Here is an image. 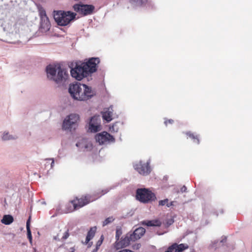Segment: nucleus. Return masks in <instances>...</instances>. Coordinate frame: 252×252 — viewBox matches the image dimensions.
Returning <instances> with one entry per match:
<instances>
[{
	"mask_svg": "<svg viewBox=\"0 0 252 252\" xmlns=\"http://www.w3.org/2000/svg\"><path fill=\"white\" fill-rule=\"evenodd\" d=\"M99 62V59L94 57L89 59L85 62H76L75 66L71 68L70 74L73 78L80 81L96 72Z\"/></svg>",
	"mask_w": 252,
	"mask_h": 252,
	"instance_id": "nucleus-1",
	"label": "nucleus"
},
{
	"mask_svg": "<svg viewBox=\"0 0 252 252\" xmlns=\"http://www.w3.org/2000/svg\"><path fill=\"white\" fill-rule=\"evenodd\" d=\"M47 78L53 81L57 87L63 88L69 78L67 70L60 64H49L46 67Z\"/></svg>",
	"mask_w": 252,
	"mask_h": 252,
	"instance_id": "nucleus-2",
	"label": "nucleus"
},
{
	"mask_svg": "<svg viewBox=\"0 0 252 252\" xmlns=\"http://www.w3.org/2000/svg\"><path fill=\"white\" fill-rule=\"evenodd\" d=\"M68 92L73 100L79 101L88 100L95 94L91 87L78 82L70 84Z\"/></svg>",
	"mask_w": 252,
	"mask_h": 252,
	"instance_id": "nucleus-3",
	"label": "nucleus"
},
{
	"mask_svg": "<svg viewBox=\"0 0 252 252\" xmlns=\"http://www.w3.org/2000/svg\"><path fill=\"white\" fill-rule=\"evenodd\" d=\"M76 14L68 11H54V19L57 24L61 26H65L69 24L71 21L75 19Z\"/></svg>",
	"mask_w": 252,
	"mask_h": 252,
	"instance_id": "nucleus-4",
	"label": "nucleus"
},
{
	"mask_svg": "<svg viewBox=\"0 0 252 252\" xmlns=\"http://www.w3.org/2000/svg\"><path fill=\"white\" fill-rule=\"evenodd\" d=\"M111 189H112V188H110L109 189H107L104 190H102V194L98 195L97 197L95 198H92V197L90 195H88L85 196L84 198H81L77 200V203H76V201L75 200H72L71 201V204H68L67 206H69V207L71 208V205H72L73 206V209H68L67 211H65L64 213H67L68 212H72L74 210L78 209L81 207L84 206L85 205H87L90 202L93 201L94 200H95L96 199L100 197L102 195L105 194V193L108 192Z\"/></svg>",
	"mask_w": 252,
	"mask_h": 252,
	"instance_id": "nucleus-5",
	"label": "nucleus"
},
{
	"mask_svg": "<svg viewBox=\"0 0 252 252\" xmlns=\"http://www.w3.org/2000/svg\"><path fill=\"white\" fill-rule=\"evenodd\" d=\"M136 198L143 203L152 202L157 198L155 193L147 188L137 189L136 190Z\"/></svg>",
	"mask_w": 252,
	"mask_h": 252,
	"instance_id": "nucleus-6",
	"label": "nucleus"
},
{
	"mask_svg": "<svg viewBox=\"0 0 252 252\" xmlns=\"http://www.w3.org/2000/svg\"><path fill=\"white\" fill-rule=\"evenodd\" d=\"M79 120V116L76 114H70L67 116L63 121L62 129L64 130L71 131L78 126L77 122Z\"/></svg>",
	"mask_w": 252,
	"mask_h": 252,
	"instance_id": "nucleus-7",
	"label": "nucleus"
},
{
	"mask_svg": "<svg viewBox=\"0 0 252 252\" xmlns=\"http://www.w3.org/2000/svg\"><path fill=\"white\" fill-rule=\"evenodd\" d=\"M74 11L82 14L83 16H87L92 14L95 7L93 5L83 4L81 2L75 4L73 5Z\"/></svg>",
	"mask_w": 252,
	"mask_h": 252,
	"instance_id": "nucleus-8",
	"label": "nucleus"
},
{
	"mask_svg": "<svg viewBox=\"0 0 252 252\" xmlns=\"http://www.w3.org/2000/svg\"><path fill=\"white\" fill-rule=\"evenodd\" d=\"M150 161V159H149L146 163H143L142 160H140L137 163H133V167L141 175H149L151 172Z\"/></svg>",
	"mask_w": 252,
	"mask_h": 252,
	"instance_id": "nucleus-9",
	"label": "nucleus"
},
{
	"mask_svg": "<svg viewBox=\"0 0 252 252\" xmlns=\"http://www.w3.org/2000/svg\"><path fill=\"white\" fill-rule=\"evenodd\" d=\"M95 139L100 145L115 141L114 137L106 131L97 134L95 136Z\"/></svg>",
	"mask_w": 252,
	"mask_h": 252,
	"instance_id": "nucleus-10",
	"label": "nucleus"
},
{
	"mask_svg": "<svg viewBox=\"0 0 252 252\" xmlns=\"http://www.w3.org/2000/svg\"><path fill=\"white\" fill-rule=\"evenodd\" d=\"M130 242L133 241L130 233H128L124 237H122L120 241H116L114 247L116 250H119L128 246Z\"/></svg>",
	"mask_w": 252,
	"mask_h": 252,
	"instance_id": "nucleus-11",
	"label": "nucleus"
},
{
	"mask_svg": "<svg viewBox=\"0 0 252 252\" xmlns=\"http://www.w3.org/2000/svg\"><path fill=\"white\" fill-rule=\"evenodd\" d=\"M76 147L80 151H90L92 149V144L90 143L87 138H82L76 144Z\"/></svg>",
	"mask_w": 252,
	"mask_h": 252,
	"instance_id": "nucleus-12",
	"label": "nucleus"
},
{
	"mask_svg": "<svg viewBox=\"0 0 252 252\" xmlns=\"http://www.w3.org/2000/svg\"><path fill=\"white\" fill-rule=\"evenodd\" d=\"M51 24L48 17L40 19L39 30L44 33L50 30Z\"/></svg>",
	"mask_w": 252,
	"mask_h": 252,
	"instance_id": "nucleus-13",
	"label": "nucleus"
},
{
	"mask_svg": "<svg viewBox=\"0 0 252 252\" xmlns=\"http://www.w3.org/2000/svg\"><path fill=\"white\" fill-rule=\"evenodd\" d=\"M145 229L142 227L136 228L132 233H130L132 238L133 241H135L140 239L145 233Z\"/></svg>",
	"mask_w": 252,
	"mask_h": 252,
	"instance_id": "nucleus-14",
	"label": "nucleus"
},
{
	"mask_svg": "<svg viewBox=\"0 0 252 252\" xmlns=\"http://www.w3.org/2000/svg\"><path fill=\"white\" fill-rule=\"evenodd\" d=\"M227 240L226 236H222L221 239L219 241L218 240L212 241L211 244L210 245L209 247L210 248L215 249L217 250L222 246L225 243H226Z\"/></svg>",
	"mask_w": 252,
	"mask_h": 252,
	"instance_id": "nucleus-15",
	"label": "nucleus"
},
{
	"mask_svg": "<svg viewBox=\"0 0 252 252\" xmlns=\"http://www.w3.org/2000/svg\"><path fill=\"white\" fill-rule=\"evenodd\" d=\"M113 111V107L111 106L102 113V118L104 120L106 121L107 123L110 122L112 120V116Z\"/></svg>",
	"mask_w": 252,
	"mask_h": 252,
	"instance_id": "nucleus-16",
	"label": "nucleus"
},
{
	"mask_svg": "<svg viewBox=\"0 0 252 252\" xmlns=\"http://www.w3.org/2000/svg\"><path fill=\"white\" fill-rule=\"evenodd\" d=\"M1 138L2 141H5L16 140L17 139L18 137L16 135L10 134L8 131H4L2 133Z\"/></svg>",
	"mask_w": 252,
	"mask_h": 252,
	"instance_id": "nucleus-17",
	"label": "nucleus"
},
{
	"mask_svg": "<svg viewBox=\"0 0 252 252\" xmlns=\"http://www.w3.org/2000/svg\"><path fill=\"white\" fill-rule=\"evenodd\" d=\"M96 230V227L94 226L90 228V229L88 231L86 238L85 242L84 243V244H87L92 239L95 235V233Z\"/></svg>",
	"mask_w": 252,
	"mask_h": 252,
	"instance_id": "nucleus-18",
	"label": "nucleus"
},
{
	"mask_svg": "<svg viewBox=\"0 0 252 252\" xmlns=\"http://www.w3.org/2000/svg\"><path fill=\"white\" fill-rule=\"evenodd\" d=\"M174 248V252H183L185 250L187 249L189 246L187 244H180L179 245L177 243L172 244Z\"/></svg>",
	"mask_w": 252,
	"mask_h": 252,
	"instance_id": "nucleus-19",
	"label": "nucleus"
},
{
	"mask_svg": "<svg viewBox=\"0 0 252 252\" xmlns=\"http://www.w3.org/2000/svg\"><path fill=\"white\" fill-rule=\"evenodd\" d=\"M148 2V0H129V2L133 7L143 6Z\"/></svg>",
	"mask_w": 252,
	"mask_h": 252,
	"instance_id": "nucleus-20",
	"label": "nucleus"
},
{
	"mask_svg": "<svg viewBox=\"0 0 252 252\" xmlns=\"http://www.w3.org/2000/svg\"><path fill=\"white\" fill-rule=\"evenodd\" d=\"M143 224L146 225L148 226H160L161 225V222L158 220H154L144 221L143 222Z\"/></svg>",
	"mask_w": 252,
	"mask_h": 252,
	"instance_id": "nucleus-21",
	"label": "nucleus"
},
{
	"mask_svg": "<svg viewBox=\"0 0 252 252\" xmlns=\"http://www.w3.org/2000/svg\"><path fill=\"white\" fill-rule=\"evenodd\" d=\"M14 220L13 217L10 215H5L1 220V223L5 225L10 224Z\"/></svg>",
	"mask_w": 252,
	"mask_h": 252,
	"instance_id": "nucleus-22",
	"label": "nucleus"
},
{
	"mask_svg": "<svg viewBox=\"0 0 252 252\" xmlns=\"http://www.w3.org/2000/svg\"><path fill=\"white\" fill-rule=\"evenodd\" d=\"M186 135L193 140V142L197 144H199L200 141L199 139V136L195 134L190 131H188L186 133Z\"/></svg>",
	"mask_w": 252,
	"mask_h": 252,
	"instance_id": "nucleus-23",
	"label": "nucleus"
},
{
	"mask_svg": "<svg viewBox=\"0 0 252 252\" xmlns=\"http://www.w3.org/2000/svg\"><path fill=\"white\" fill-rule=\"evenodd\" d=\"M89 128L91 132H96L101 130V125H95L92 123H89Z\"/></svg>",
	"mask_w": 252,
	"mask_h": 252,
	"instance_id": "nucleus-24",
	"label": "nucleus"
},
{
	"mask_svg": "<svg viewBox=\"0 0 252 252\" xmlns=\"http://www.w3.org/2000/svg\"><path fill=\"white\" fill-rule=\"evenodd\" d=\"M89 123H92L95 125H100V119L99 116H94L90 118Z\"/></svg>",
	"mask_w": 252,
	"mask_h": 252,
	"instance_id": "nucleus-25",
	"label": "nucleus"
},
{
	"mask_svg": "<svg viewBox=\"0 0 252 252\" xmlns=\"http://www.w3.org/2000/svg\"><path fill=\"white\" fill-rule=\"evenodd\" d=\"M120 122H116L109 127L110 131L112 132H117L119 129V125Z\"/></svg>",
	"mask_w": 252,
	"mask_h": 252,
	"instance_id": "nucleus-26",
	"label": "nucleus"
},
{
	"mask_svg": "<svg viewBox=\"0 0 252 252\" xmlns=\"http://www.w3.org/2000/svg\"><path fill=\"white\" fill-rule=\"evenodd\" d=\"M114 220H115V219H114L113 217H109L106 218L103 221V224H102L103 226L107 225L108 224L110 223L111 222H113Z\"/></svg>",
	"mask_w": 252,
	"mask_h": 252,
	"instance_id": "nucleus-27",
	"label": "nucleus"
},
{
	"mask_svg": "<svg viewBox=\"0 0 252 252\" xmlns=\"http://www.w3.org/2000/svg\"><path fill=\"white\" fill-rule=\"evenodd\" d=\"M39 13L40 19H43L44 17L45 18L48 17L47 16L45 10L42 7L39 8Z\"/></svg>",
	"mask_w": 252,
	"mask_h": 252,
	"instance_id": "nucleus-28",
	"label": "nucleus"
},
{
	"mask_svg": "<svg viewBox=\"0 0 252 252\" xmlns=\"http://www.w3.org/2000/svg\"><path fill=\"white\" fill-rule=\"evenodd\" d=\"M122 234V230L121 228H117L116 232L115 238L116 241H119L121 235Z\"/></svg>",
	"mask_w": 252,
	"mask_h": 252,
	"instance_id": "nucleus-29",
	"label": "nucleus"
},
{
	"mask_svg": "<svg viewBox=\"0 0 252 252\" xmlns=\"http://www.w3.org/2000/svg\"><path fill=\"white\" fill-rule=\"evenodd\" d=\"M27 237L31 244H32V238L31 229H27Z\"/></svg>",
	"mask_w": 252,
	"mask_h": 252,
	"instance_id": "nucleus-30",
	"label": "nucleus"
},
{
	"mask_svg": "<svg viewBox=\"0 0 252 252\" xmlns=\"http://www.w3.org/2000/svg\"><path fill=\"white\" fill-rule=\"evenodd\" d=\"M103 239H104L103 236L102 235V236H101L99 240L97 242L96 245V248H95V249H97V250H98L99 247L102 244Z\"/></svg>",
	"mask_w": 252,
	"mask_h": 252,
	"instance_id": "nucleus-31",
	"label": "nucleus"
},
{
	"mask_svg": "<svg viewBox=\"0 0 252 252\" xmlns=\"http://www.w3.org/2000/svg\"><path fill=\"white\" fill-rule=\"evenodd\" d=\"M168 199H165L164 200H161L159 201L158 204L160 206H164L168 202Z\"/></svg>",
	"mask_w": 252,
	"mask_h": 252,
	"instance_id": "nucleus-32",
	"label": "nucleus"
},
{
	"mask_svg": "<svg viewBox=\"0 0 252 252\" xmlns=\"http://www.w3.org/2000/svg\"><path fill=\"white\" fill-rule=\"evenodd\" d=\"M46 160H52L51 163V168H53L54 166L55 160L54 158H48L45 159Z\"/></svg>",
	"mask_w": 252,
	"mask_h": 252,
	"instance_id": "nucleus-33",
	"label": "nucleus"
},
{
	"mask_svg": "<svg viewBox=\"0 0 252 252\" xmlns=\"http://www.w3.org/2000/svg\"><path fill=\"white\" fill-rule=\"evenodd\" d=\"M61 208L60 206H58L56 209V212L55 215H54L52 217H54L56 216H57L58 214H62L63 212H60Z\"/></svg>",
	"mask_w": 252,
	"mask_h": 252,
	"instance_id": "nucleus-34",
	"label": "nucleus"
},
{
	"mask_svg": "<svg viewBox=\"0 0 252 252\" xmlns=\"http://www.w3.org/2000/svg\"><path fill=\"white\" fill-rule=\"evenodd\" d=\"M69 236L68 230H67L64 233L63 237L62 238V239L63 240H66Z\"/></svg>",
	"mask_w": 252,
	"mask_h": 252,
	"instance_id": "nucleus-35",
	"label": "nucleus"
},
{
	"mask_svg": "<svg viewBox=\"0 0 252 252\" xmlns=\"http://www.w3.org/2000/svg\"><path fill=\"white\" fill-rule=\"evenodd\" d=\"M30 220H31V217H30L29 218L28 220H27V222H26L27 229H31L30 228Z\"/></svg>",
	"mask_w": 252,
	"mask_h": 252,
	"instance_id": "nucleus-36",
	"label": "nucleus"
},
{
	"mask_svg": "<svg viewBox=\"0 0 252 252\" xmlns=\"http://www.w3.org/2000/svg\"><path fill=\"white\" fill-rule=\"evenodd\" d=\"M173 251H174V248L172 245L170 246H169L164 252H173Z\"/></svg>",
	"mask_w": 252,
	"mask_h": 252,
	"instance_id": "nucleus-37",
	"label": "nucleus"
},
{
	"mask_svg": "<svg viewBox=\"0 0 252 252\" xmlns=\"http://www.w3.org/2000/svg\"><path fill=\"white\" fill-rule=\"evenodd\" d=\"M187 191V187L184 185L183 186L181 189V192L182 193L186 192Z\"/></svg>",
	"mask_w": 252,
	"mask_h": 252,
	"instance_id": "nucleus-38",
	"label": "nucleus"
},
{
	"mask_svg": "<svg viewBox=\"0 0 252 252\" xmlns=\"http://www.w3.org/2000/svg\"><path fill=\"white\" fill-rule=\"evenodd\" d=\"M174 121L172 120V119H169L168 120V121H164V124L167 126V123H169V124H173Z\"/></svg>",
	"mask_w": 252,
	"mask_h": 252,
	"instance_id": "nucleus-39",
	"label": "nucleus"
},
{
	"mask_svg": "<svg viewBox=\"0 0 252 252\" xmlns=\"http://www.w3.org/2000/svg\"><path fill=\"white\" fill-rule=\"evenodd\" d=\"M173 203H174V202H173V201H171V202H170V203H168V202H167V203H166V206H167V207H170V206H171L173 205Z\"/></svg>",
	"mask_w": 252,
	"mask_h": 252,
	"instance_id": "nucleus-40",
	"label": "nucleus"
},
{
	"mask_svg": "<svg viewBox=\"0 0 252 252\" xmlns=\"http://www.w3.org/2000/svg\"><path fill=\"white\" fill-rule=\"evenodd\" d=\"M123 252H134L131 250H127V249H124Z\"/></svg>",
	"mask_w": 252,
	"mask_h": 252,
	"instance_id": "nucleus-41",
	"label": "nucleus"
},
{
	"mask_svg": "<svg viewBox=\"0 0 252 252\" xmlns=\"http://www.w3.org/2000/svg\"><path fill=\"white\" fill-rule=\"evenodd\" d=\"M88 244V247L89 248V247H91V246L93 244V242H88V243H87Z\"/></svg>",
	"mask_w": 252,
	"mask_h": 252,
	"instance_id": "nucleus-42",
	"label": "nucleus"
},
{
	"mask_svg": "<svg viewBox=\"0 0 252 252\" xmlns=\"http://www.w3.org/2000/svg\"><path fill=\"white\" fill-rule=\"evenodd\" d=\"M71 251L70 252H74L75 249H74V248H71Z\"/></svg>",
	"mask_w": 252,
	"mask_h": 252,
	"instance_id": "nucleus-43",
	"label": "nucleus"
},
{
	"mask_svg": "<svg viewBox=\"0 0 252 252\" xmlns=\"http://www.w3.org/2000/svg\"><path fill=\"white\" fill-rule=\"evenodd\" d=\"M98 250H97V249H94L92 252H97Z\"/></svg>",
	"mask_w": 252,
	"mask_h": 252,
	"instance_id": "nucleus-44",
	"label": "nucleus"
},
{
	"mask_svg": "<svg viewBox=\"0 0 252 252\" xmlns=\"http://www.w3.org/2000/svg\"><path fill=\"white\" fill-rule=\"evenodd\" d=\"M54 239L56 240H59V239L58 238V236H55L54 237Z\"/></svg>",
	"mask_w": 252,
	"mask_h": 252,
	"instance_id": "nucleus-45",
	"label": "nucleus"
},
{
	"mask_svg": "<svg viewBox=\"0 0 252 252\" xmlns=\"http://www.w3.org/2000/svg\"><path fill=\"white\" fill-rule=\"evenodd\" d=\"M33 252H37V250H36V248H33Z\"/></svg>",
	"mask_w": 252,
	"mask_h": 252,
	"instance_id": "nucleus-46",
	"label": "nucleus"
},
{
	"mask_svg": "<svg viewBox=\"0 0 252 252\" xmlns=\"http://www.w3.org/2000/svg\"><path fill=\"white\" fill-rule=\"evenodd\" d=\"M123 252V250H121V251H119V252Z\"/></svg>",
	"mask_w": 252,
	"mask_h": 252,
	"instance_id": "nucleus-47",
	"label": "nucleus"
},
{
	"mask_svg": "<svg viewBox=\"0 0 252 252\" xmlns=\"http://www.w3.org/2000/svg\"><path fill=\"white\" fill-rule=\"evenodd\" d=\"M190 252H194V251H193V250H192V251H191Z\"/></svg>",
	"mask_w": 252,
	"mask_h": 252,
	"instance_id": "nucleus-48",
	"label": "nucleus"
}]
</instances>
